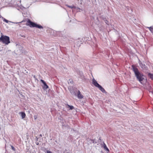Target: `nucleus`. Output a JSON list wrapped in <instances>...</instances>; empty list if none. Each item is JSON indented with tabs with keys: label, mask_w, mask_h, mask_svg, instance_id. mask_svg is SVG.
<instances>
[{
	"label": "nucleus",
	"mask_w": 153,
	"mask_h": 153,
	"mask_svg": "<svg viewBox=\"0 0 153 153\" xmlns=\"http://www.w3.org/2000/svg\"><path fill=\"white\" fill-rule=\"evenodd\" d=\"M132 68L137 79L142 84V82L144 79L143 75L139 71L138 69L135 66L132 65Z\"/></svg>",
	"instance_id": "obj_1"
},
{
	"label": "nucleus",
	"mask_w": 153,
	"mask_h": 153,
	"mask_svg": "<svg viewBox=\"0 0 153 153\" xmlns=\"http://www.w3.org/2000/svg\"><path fill=\"white\" fill-rule=\"evenodd\" d=\"M26 25L29 26L30 27H36L38 28H43V27L39 25H37L36 23L31 22L30 20L28 19L26 24Z\"/></svg>",
	"instance_id": "obj_2"
},
{
	"label": "nucleus",
	"mask_w": 153,
	"mask_h": 153,
	"mask_svg": "<svg viewBox=\"0 0 153 153\" xmlns=\"http://www.w3.org/2000/svg\"><path fill=\"white\" fill-rule=\"evenodd\" d=\"M0 41L6 45H8L10 42L9 37L4 35H2L1 36L0 38Z\"/></svg>",
	"instance_id": "obj_3"
},
{
	"label": "nucleus",
	"mask_w": 153,
	"mask_h": 153,
	"mask_svg": "<svg viewBox=\"0 0 153 153\" xmlns=\"http://www.w3.org/2000/svg\"><path fill=\"white\" fill-rule=\"evenodd\" d=\"M41 82L43 83L44 85L43 86V88L44 89H47L48 88V86L47 85L45 82L43 80L41 79Z\"/></svg>",
	"instance_id": "obj_4"
},
{
	"label": "nucleus",
	"mask_w": 153,
	"mask_h": 153,
	"mask_svg": "<svg viewBox=\"0 0 153 153\" xmlns=\"http://www.w3.org/2000/svg\"><path fill=\"white\" fill-rule=\"evenodd\" d=\"M93 84L96 87L98 88L100 85L97 82V81L94 79L92 80Z\"/></svg>",
	"instance_id": "obj_5"
},
{
	"label": "nucleus",
	"mask_w": 153,
	"mask_h": 153,
	"mask_svg": "<svg viewBox=\"0 0 153 153\" xmlns=\"http://www.w3.org/2000/svg\"><path fill=\"white\" fill-rule=\"evenodd\" d=\"M77 97L79 99H81L83 98V95L81 94L79 91H78L77 93Z\"/></svg>",
	"instance_id": "obj_6"
},
{
	"label": "nucleus",
	"mask_w": 153,
	"mask_h": 153,
	"mask_svg": "<svg viewBox=\"0 0 153 153\" xmlns=\"http://www.w3.org/2000/svg\"><path fill=\"white\" fill-rule=\"evenodd\" d=\"M19 114L21 115V116L22 117V118L23 119L26 116L25 112H19Z\"/></svg>",
	"instance_id": "obj_7"
},
{
	"label": "nucleus",
	"mask_w": 153,
	"mask_h": 153,
	"mask_svg": "<svg viewBox=\"0 0 153 153\" xmlns=\"http://www.w3.org/2000/svg\"><path fill=\"white\" fill-rule=\"evenodd\" d=\"M98 88L103 93H105L106 92V91L100 85V86Z\"/></svg>",
	"instance_id": "obj_8"
},
{
	"label": "nucleus",
	"mask_w": 153,
	"mask_h": 153,
	"mask_svg": "<svg viewBox=\"0 0 153 153\" xmlns=\"http://www.w3.org/2000/svg\"><path fill=\"white\" fill-rule=\"evenodd\" d=\"M66 107L67 108H70V110H72L74 109V107H73V106H72V105H71V106H70L68 104H67L66 105Z\"/></svg>",
	"instance_id": "obj_9"
},
{
	"label": "nucleus",
	"mask_w": 153,
	"mask_h": 153,
	"mask_svg": "<svg viewBox=\"0 0 153 153\" xmlns=\"http://www.w3.org/2000/svg\"><path fill=\"white\" fill-rule=\"evenodd\" d=\"M148 76L150 77L152 79H153V74H152L150 73L148 74Z\"/></svg>",
	"instance_id": "obj_10"
},
{
	"label": "nucleus",
	"mask_w": 153,
	"mask_h": 153,
	"mask_svg": "<svg viewBox=\"0 0 153 153\" xmlns=\"http://www.w3.org/2000/svg\"><path fill=\"white\" fill-rule=\"evenodd\" d=\"M148 28L149 29V30L152 33L153 32V27H148Z\"/></svg>",
	"instance_id": "obj_11"
},
{
	"label": "nucleus",
	"mask_w": 153,
	"mask_h": 153,
	"mask_svg": "<svg viewBox=\"0 0 153 153\" xmlns=\"http://www.w3.org/2000/svg\"><path fill=\"white\" fill-rule=\"evenodd\" d=\"M2 18L3 19V21L4 22H6L7 23H8V22L9 21L8 20L6 19H5L4 18Z\"/></svg>",
	"instance_id": "obj_12"
},
{
	"label": "nucleus",
	"mask_w": 153,
	"mask_h": 153,
	"mask_svg": "<svg viewBox=\"0 0 153 153\" xmlns=\"http://www.w3.org/2000/svg\"><path fill=\"white\" fill-rule=\"evenodd\" d=\"M11 149L12 150H13L14 151H15L16 149L13 146L11 145Z\"/></svg>",
	"instance_id": "obj_13"
},
{
	"label": "nucleus",
	"mask_w": 153,
	"mask_h": 153,
	"mask_svg": "<svg viewBox=\"0 0 153 153\" xmlns=\"http://www.w3.org/2000/svg\"><path fill=\"white\" fill-rule=\"evenodd\" d=\"M34 117L35 120H36L38 116L37 115H35L34 116Z\"/></svg>",
	"instance_id": "obj_14"
},
{
	"label": "nucleus",
	"mask_w": 153,
	"mask_h": 153,
	"mask_svg": "<svg viewBox=\"0 0 153 153\" xmlns=\"http://www.w3.org/2000/svg\"><path fill=\"white\" fill-rule=\"evenodd\" d=\"M104 149L106 148H107L105 144V143H104Z\"/></svg>",
	"instance_id": "obj_15"
},
{
	"label": "nucleus",
	"mask_w": 153,
	"mask_h": 153,
	"mask_svg": "<svg viewBox=\"0 0 153 153\" xmlns=\"http://www.w3.org/2000/svg\"><path fill=\"white\" fill-rule=\"evenodd\" d=\"M68 7H69V8H73L74 7V6H68Z\"/></svg>",
	"instance_id": "obj_16"
},
{
	"label": "nucleus",
	"mask_w": 153,
	"mask_h": 153,
	"mask_svg": "<svg viewBox=\"0 0 153 153\" xmlns=\"http://www.w3.org/2000/svg\"><path fill=\"white\" fill-rule=\"evenodd\" d=\"M105 23L108 25V21L107 20H106L105 21Z\"/></svg>",
	"instance_id": "obj_17"
},
{
	"label": "nucleus",
	"mask_w": 153,
	"mask_h": 153,
	"mask_svg": "<svg viewBox=\"0 0 153 153\" xmlns=\"http://www.w3.org/2000/svg\"><path fill=\"white\" fill-rule=\"evenodd\" d=\"M104 149L108 151H109V149H108L107 147L106 148H105Z\"/></svg>",
	"instance_id": "obj_18"
},
{
	"label": "nucleus",
	"mask_w": 153,
	"mask_h": 153,
	"mask_svg": "<svg viewBox=\"0 0 153 153\" xmlns=\"http://www.w3.org/2000/svg\"><path fill=\"white\" fill-rule=\"evenodd\" d=\"M104 149L108 151H109V149H108L107 147L106 148H105Z\"/></svg>",
	"instance_id": "obj_19"
},
{
	"label": "nucleus",
	"mask_w": 153,
	"mask_h": 153,
	"mask_svg": "<svg viewBox=\"0 0 153 153\" xmlns=\"http://www.w3.org/2000/svg\"><path fill=\"white\" fill-rule=\"evenodd\" d=\"M40 136H42V135H41V134H40Z\"/></svg>",
	"instance_id": "obj_20"
}]
</instances>
